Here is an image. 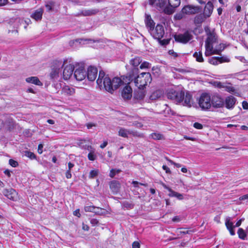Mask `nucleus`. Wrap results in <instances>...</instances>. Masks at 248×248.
Segmentation results:
<instances>
[{
    "mask_svg": "<svg viewBox=\"0 0 248 248\" xmlns=\"http://www.w3.org/2000/svg\"><path fill=\"white\" fill-rule=\"evenodd\" d=\"M132 80L131 76L116 77L111 79L104 71H100L96 83L100 89L104 88L108 92L112 93L121 85L130 84Z\"/></svg>",
    "mask_w": 248,
    "mask_h": 248,
    "instance_id": "nucleus-1",
    "label": "nucleus"
},
{
    "mask_svg": "<svg viewBox=\"0 0 248 248\" xmlns=\"http://www.w3.org/2000/svg\"><path fill=\"white\" fill-rule=\"evenodd\" d=\"M207 37L205 41V55L209 56L214 54H219L224 49L225 45L224 44L217 43V37L214 32L207 33Z\"/></svg>",
    "mask_w": 248,
    "mask_h": 248,
    "instance_id": "nucleus-2",
    "label": "nucleus"
},
{
    "mask_svg": "<svg viewBox=\"0 0 248 248\" xmlns=\"http://www.w3.org/2000/svg\"><path fill=\"white\" fill-rule=\"evenodd\" d=\"M168 98L174 100L176 104L188 108L194 104L192 95L188 92L186 93L182 91H170L167 94Z\"/></svg>",
    "mask_w": 248,
    "mask_h": 248,
    "instance_id": "nucleus-3",
    "label": "nucleus"
},
{
    "mask_svg": "<svg viewBox=\"0 0 248 248\" xmlns=\"http://www.w3.org/2000/svg\"><path fill=\"white\" fill-rule=\"evenodd\" d=\"M149 2L150 4L154 5L168 15L174 13L181 3L180 0H150Z\"/></svg>",
    "mask_w": 248,
    "mask_h": 248,
    "instance_id": "nucleus-4",
    "label": "nucleus"
},
{
    "mask_svg": "<svg viewBox=\"0 0 248 248\" xmlns=\"http://www.w3.org/2000/svg\"><path fill=\"white\" fill-rule=\"evenodd\" d=\"M151 81V75L149 73H142L134 79V83L139 89H142Z\"/></svg>",
    "mask_w": 248,
    "mask_h": 248,
    "instance_id": "nucleus-5",
    "label": "nucleus"
},
{
    "mask_svg": "<svg viewBox=\"0 0 248 248\" xmlns=\"http://www.w3.org/2000/svg\"><path fill=\"white\" fill-rule=\"evenodd\" d=\"M199 107L202 110L209 109L212 106L211 95L206 93H202L197 99Z\"/></svg>",
    "mask_w": 248,
    "mask_h": 248,
    "instance_id": "nucleus-6",
    "label": "nucleus"
},
{
    "mask_svg": "<svg viewBox=\"0 0 248 248\" xmlns=\"http://www.w3.org/2000/svg\"><path fill=\"white\" fill-rule=\"evenodd\" d=\"M74 77L78 81H82L87 76V72L82 64H76L74 67Z\"/></svg>",
    "mask_w": 248,
    "mask_h": 248,
    "instance_id": "nucleus-7",
    "label": "nucleus"
},
{
    "mask_svg": "<svg viewBox=\"0 0 248 248\" xmlns=\"http://www.w3.org/2000/svg\"><path fill=\"white\" fill-rule=\"evenodd\" d=\"M153 37L157 40L162 38L164 34L163 26L160 24H157L155 28H153L150 32Z\"/></svg>",
    "mask_w": 248,
    "mask_h": 248,
    "instance_id": "nucleus-8",
    "label": "nucleus"
},
{
    "mask_svg": "<svg viewBox=\"0 0 248 248\" xmlns=\"http://www.w3.org/2000/svg\"><path fill=\"white\" fill-rule=\"evenodd\" d=\"M174 38L177 42L186 44L193 39V35L190 32L186 31L184 33L175 35Z\"/></svg>",
    "mask_w": 248,
    "mask_h": 248,
    "instance_id": "nucleus-9",
    "label": "nucleus"
},
{
    "mask_svg": "<svg viewBox=\"0 0 248 248\" xmlns=\"http://www.w3.org/2000/svg\"><path fill=\"white\" fill-rule=\"evenodd\" d=\"M74 67L72 64L66 65L63 70L62 76L64 80L69 79L72 76Z\"/></svg>",
    "mask_w": 248,
    "mask_h": 248,
    "instance_id": "nucleus-10",
    "label": "nucleus"
},
{
    "mask_svg": "<svg viewBox=\"0 0 248 248\" xmlns=\"http://www.w3.org/2000/svg\"><path fill=\"white\" fill-rule=\"evenodd\" d=\"M212 106L215 108H220L224 105V100L218 94L211 96Z\"/></svg>",
    "mask_w": 248,
    "mask_h": 248,
    "instance_id": "nucleus-11",
    "label": "nucleus"
},
{
    "mask_svg": "<svg viewBox=\"0 0 248 248\" xmlns=\"http://www.w3.org/2000/svg\"><path fill=\"white\" fill-rule=\"evenodd\" d=\"M182 12L186 14H195L200 12V8L198 6L186 5L182 9Z\"/></svg>",
    "mask_w": 248,
    "mask_h": 248,
    "instance_id": "nucleus-12",
    "label": "nucleus"
},
{
    "mask_svg": "<svg viewBox=\"0 0 248 248\" xmlns=\"http://www.w3.org/2000/svg\"><path fill=\"white\" fill-rule=\"evenodd\" d=\"M97 69L93 66L88 67L87 72V77L89 80L94 81L97 75Z\"/></svg>",
    "mask_w": 248,
    "mask_h": 248,
    "instance_id": "nucleus-13",
    "label": "nucleus"
},
{
    "mask_svg": "<svg viewBox=\"0 0 248 248\" xmlns=\"http://www.w3.org/2000/svg\"><path fill=\"white\" fill-rule=\"evenodd\" d=\"M3 194L5 197L13 201L16 200L17 198V193L13 188L4 189Z\"/></svg>",
    "mask_w": 248,
    "mask_h": 248,
    "instance_id": "nucleus-14",
    "label": "nucleus"
},
{
    "mask_svg": "<svg viewBox=\"0 0 248 248\" xmlns=\"http://www.w3.org/2000/svg\"><path fill=\"white\" fill-rule=\"evenodd\" d=\"M163 186L168 190L169 193L168 196L170 197H175L179 200H182L184 199V196L182 194L179 193L176 191H173L171 188L167 186L165 184H162Z\"/></svg>",
    "mask_w": 248,
    "mask_h": 248,
    "instance_id": "nucleus-15",
    "label": "nucleus"
},
{
    "mask_svg": "<svg viewBox=\"0 0 248 248\" xmlns=\"http://www.w3.org/2000/svg\"><path fill=\"white\" fill-rule=\"evenodd\" d=\"M225 225L229 230L230 234L232 235H234L235 234V232L234 230V226L233 225V222L232 221V218L230 217H227L225 218Z\"/></svg>",
    "mask_w": 248,
    "mask_h": 248,
    "instance_id": "nucleus-16",
    "label": "nucleus"
},
{
    "mask_svg": "<svg viewBox=\"0 0 248 248\" xmlns=\"http://www.w3.org/2000/svg\"><path fill=\"white\" fill-rule=\"evenodd\" d=\"M62 93L65 95H72L75 93V89L72 86L64 85L62 89Z\"/></svg>",
    "mask_w": 248,
    "mask_h": 248,
    "instance_id": "nucleus-17",
    "label": "nucleus"
},
{
    "mask_svg": "<svg viewBox=\"0 0 248 248\" xmlns=\"http://www.w3.org/2000/svg\"><path fill=\"white\" fill-rule=\"evenodd\" d=\"M132 90L129 86H126L122 91V95L124 99H129L132 97Z\"/></svg>",
    "mask_w": 248,
    "mask_h": 248,
    "instance_id": "nucleus-18",
    "label": "nucleus"
},
{
    "mask_svg": "<svg viewBox=\"0 0 248 248\" xmlns=\"http://www.w3.org/2000/svg\"><path fill=\"white\" fill-rule=\"evenodd\" d=\"M44 10L42 8H39L34 11L31 15V17L36 21L41 20Z\"/></svg>",
    "mask_w": 248,
    "mask_h": 248,
    "instance_id": "nucleus-19",
    "label": "nucleus"
},
{
    "mask_svg": "<svg viewBox=\"0 0 248 248\" xmlns=\"http://www.w3.org/2000/svg\"><path fill=\"white\" fill-rule=\"evenodd\" d=\"M99 12L97 9H84L80 11L78 15L83 16H91L96 14Z\"/></svg>",
    "mask_w": 248,
    "mask_h": 248,
    "instance_id": "nucleus-20",
    "label": "nucleus"
},
{
    "mask_svg": "<svg viewBox=\"0 0 248 248\" xmlns=\"http://www.w3.org/2000/svg\"><path fill=\"white\" fill-rule=\"evenodd\" d=\"M145 22L148 31L150 32V31L154 28L155 24L150 16L147 15H146Z\"/></svg>",
    "mask_w": 248,
    "mask_h": 248,
    "instance_id": "nucleus-21",
    "label": "nucleus"
},
{
    "mask_svg": "<svg viewBox=\"0 0 248 248\" xmlns=\"http://www.w3.org/2000/svg\"><path fill=\"white\" fill-rule=\"evenodd\" d=\"M213 10V5L211 2H208L205 6L204 10V15L206 17H209L212 13Z\"/></svg>",
    "mask_w": 248,
    "mask_h": 248,
    "instance_id": "nucleus-22",
    "label": "nucleus"
},
{
    "mask_svg": "<svg viewBox=\"0 0 248 248\" xmlns=\"http://www.w3.org/2000/svg\"><path fill=\"white\" fill-rule=\"evenodd\" d=\"M109 187L111 191L113 193H117L119 191L120 188V184L117 181H112L109 184Z\"/></svg>",
    "mask_w": 248,
    "mask_h": 248,
    "instance_id": "nucleus-23",
    "label": "nucleus"
},
{
    "mask_svg": "<svg viewBox=\"0 0 248 248\" xmlns=\"http://www.w3.org/2000/svg\"><path fill=\"white\" fill-rule=\"evenodd\" d=\"M164 92L162 90H158L153 92L150 96L152 100H155L163 96Z\"/></svg>",
    "mask_w": 248,
    "mask_h": 248,
    "instance_id": "nucleus-24",
    "label": "nucleus"
},
{
    "mask_svg": "<svg viewBox=\"0 0 248 248\" xmlns=\"http://www.w3.org/2000/svg\"><path fill=\"white\" fill-rule=\"evenodd\" d=\"M26 81L28 83H32L38 86H42V83L36 77H31L26 78Z\"/></svg>",
    "mask_w": 248,
    "mask_h": 248,
    "instance_id": "nucleus-25",
    "label": "nucleus"
},
{
    "mask_svg": "<svg viewBox=\"0 0 248 248\" xmlns=\"http://www.w3.org/2000/svg\"><path fill=\"white\" fill-rule=\"evenodd\" d=\"M235 99L232 96H230L226 99V107L228 108H232L235 104Z\"/></svg>",
    "mask_w": 248,
    "mask_h": 248,
    "instance_id": "nucleus-26",
    "label": "nucleus"
},
{
    "mask_svg": "<svg viewBox=\"0 0 248 248\" xmlns=\"http://www.w3.org/2000/svg\"><path fill=\"white\" fill-rule=\"evenodd\" d=\"M131 134H132V131L122 127L120 128L118 131L119 136L123 138H127L128 135Z\"/></svg>",
    "mask_w": 248,
    "mask_h": 248,
    "instance_id": "nucleus-27",
    "label": "nucleus"
},
{
    "mask_svg": "<svg viewBox=\"0 0 248 248\" xmlns=\"http://www.w3.org/2000/svg\"><path fill=\"white\" fill-rule=\"evenodd\" d=\"M60 69L59 68H53L50 73V77L51 79H58L59 77Z\"/></svg>",
    "mask_w": 248,
    "mask_h": 248,
    "instance_id": "nucleus-28",
    "label": "nucleus"
},
{
    "mask_svg": "<svg viewBox=\"0 0 248 248\" xmlns=\"http://www.w3.org/2000/svg\"><path fill=\"white\" fill-rule=\"evenodd\" d=\"M141 61L140 58L137 57L131 59L130 63L132 66L137 67L141 63Z\"/></svg>",
    "mask_w": 248,
    "mask_h": 248,
    "instance_id": "nucleus-29",
    "label": "nucleus"
},
{
    "mask_svg": "<svg viewBox=\"0 0 248 248\" xmlns=\"http://www.w3.org/2000/svg\"><path fill=\"white\" fill-rule=\"evenodd\" d=\"M107 212V211H106L105 209L96 207L94 213L99 215H106Z\"/></svg>",
    "mask_w": 248,
    "mask_h": 248,
    "instance_id": "nucleus-30",
    "label": "nucleus"
},
{
    "mask_svg": "<svg viewBox=\"0 0 248 248\" xmlns=\"http://www.w3.org/2000/svg\"><path fill=\"white\" fill-rule=\"evenodd\" d=\"M151 137L154 140H161L164 139V137L162 135L159 133H154L151 134Z\"/></svg>",
    "mask_w": 248,
    "mask_h": 248,
    "instance_id": "nucleus-31",
    "label": "nucleus"
},
{
    "mask_svg": "<svg viewBox=\"0 0 248 248\" xmlns=\"http://www.w3.org/2000/svg\"><path fill=\"white\" fill-rule=\"evenodd\" d=\"M55 3L53 1L49 2L46 4V7L48 12L54 11Z\"/></svg>",
    "mask_w": 248,
    "mask_h": 248,
    "instance_id": "nucleus-32",
    "label": "nucleus"
},
{
    "mask_svg": "<svg viewBox=\"0 0 248 248\" xmlns=\"http://www.w3.org/2000/svg\"><path fill=\"white\" fill-rule=\"evenodd\" d=\"M194 57L196 59V60L199 62H202L203 61V59L202 56V54L201 52L198 53L195 52L194 54Z\"/></svg>",
    "mask_w": 248,
    "mask_h": 248,
    "instance_id": "nucleus-33",
    "label": "nucleus"
},
{
    "mask_svg": "<svg viewBox=\"0 0 248 248\" xmlns=\"http://www.w3.org/2000/svg\"><path fill=\"white\" fill-rule=\"evenodd\" d=\"M209 62L213 65H217L219 63L218 57H212L209 59Z\"/></svg>",
    "mask_w": 248,
    "mask_h": 248,
    "instance_id": "nucleus-34",
    "label": "nucleus"
},
{
    "mask_svg": "<svg viewBox=\"0 0 248 248\" xmlns=\"http://www.w3.org/2000/svg\"><path fill=\"white\" fill-rule=\"evenodd\" d=\"M24 155L31 159L35 158V155L31 152L28 151H24Z\"/></svg>",
    "mask_w": 248,
    "mask_h": 248,
    "instance_id": "nucleus-35",
    "label": "nucleus"
},
{
    "mask_svg": "<svg viewBox=\"0 0 248 248\" xmlns=\"http://www.w3.org/2000/svg\"><path fill=\"white\" fill-rule=\"evenodd\" d=\"M96 207L94 206H86L84 207V210L86 212H93L94 213L95 211V210L96 209Z\"/></svg>",
    "mask_w": 248,
    "mask_h": 248,
    "instance_id": "nucleus-36",
    "label": "nucleus"
},
{
    "mask_svg": "<svg viewBox=\"0 0 248 248\" xmlns=\"http://www.w3.org/2000/svg\"><path fill=\"white\" fill-rule=\"evenodd\" d=\"M238 234L239 235V237L243 239H244L246 236L245 232L242 229H239L238 231Z\"/></svg>",
    "mask_w": 248,
    "mask_h": 248,
    "instance_id": "nucleus-37",
    "label": "nucleus"
},
{
    "mask_svg": "<svg viewBox=\"0 0 248 248\" xmlns=\"http://www.w3.org/2000/svg\"><path fill=\"white\" fill-rule=\"evenodd\" d=\"M224 89L225 90V91L229 92H232L234 91L233 87L231 86L229 84L227 85L225 84V87H224Z\"/></svg>",
    "mask_w": 248,
    "mask_h": 248,
    "instance_id": "nucleus-38",
    "label": "nucleus"
},
{
    "mask_svg": "<svg viewBox=\"0 0 248 248\" xmlns=\"http://www.w3.org/2000/svg\"><path fill=\"white\" fill-rule=\"evenodd\" d=\"M150 63L147 62H143L140 66V68L141 69H144V68H148L150 67Z\"/></svg>",
    "mask_w": 248,
    "mask_h": 248,
    "instance_id": "nucleus-39",
    "label": "nucleus"
},
{
    "mask_svg": "<svg viewBox=\"0 0 248 248\" xmlns=\"http://www.w3.org/2000/svg\"><path fill=\"white\" fill-rule=\"evenodd\" d=\"M98 174V170H92L90 172V177L91 178H93L96 176Z\"/></svg>",
    "mask_w": 248,
    "mask_h": 248,
    "instance_id": "nucleus-40",
    "label": "nucleus"
},
{
    "mask_svg": "<svg viewBox=\"0 0 248 248\" xmlns=\"http://www.w3.org/2000/svg\"><path fill=\"white\" fill-rule=\"evenodd\" d=\"M145 96L144 93L141 91L139 92L136 95V98L138 99H143Z\"/></svg>",
    "mask_w": 248,
    "mask_h": 248,
    "instance_id": "nucleus-41",
    "label": "nucleus"
},
{
    "mask_svg": "<svg viewBox=\"0 0 248 248\" xmlns=\"http://www.w3.org/2000/svg\"><path fill=\"white\" fill-rule=\"evenodd\" d=\"M31 22V21L30 19H27L26 20H21V24H25V26H24V28H27V26Z\"/></svg>",
    "mask_w": 248,
    "mask_h": 248,
    "instance_id": "nucleus-42",
    "label": "nucleus"
},
{
    "mask_svg": "<svg viewBox=\"0 0 248 248\" xmlns=\"http://www.w3.org/2000/svg\"><path fill=\"white\" fill-rule=\"evenodd\" d=\"M219 61V63H222L224 62H229L230 60L229 58L227 57H218Z\"/></svg>",
    "mask_w": 248,
    "mask_h": 248,
    "instance_id": "nucleus-43",
    "label": "nucleus"
},
{
    "mask_svg": "<svg viewBox=\"0 0 248 248\" xmlns=\"http://www.w3.org/2000/svg\"><path fill=\"white\" fill-rule=\"evenodd\" d=\"M88 158L90 160L93 161L95 159L96 157L93 153L90 152L88 155Z\"/></svg>",
    "mask_w": 248,
    "mask_h": 248,
    "instance_id": "nucleus-44",
    "label": "nucleus"
},
{
    "mask_svg": "<svg viewBox=\"0 0 248 248\" xmlns=\"http://www.w3.org/2000/svg\"><path fill=\"white\" fill-rule=\"evenodd\" d=\"M9 162L10 165L13 167H16L18 165L17 162L14 160L10 159Z\"/></svg>",
    "mask_w": 248,
    "mask_h": 248,
    "instance_id": "nucleus-45",
    "label": "nucleus"
},
{
    "mask_svg": "<svg viewBox=\"0 0 248 248\" xmlns=\"http://www.w3.org/2000/svg\"><path fill=\"white\" fill-rule=\"evenodd\" d=\"M120 172L119 170H110V173H109V176L111 178H113L114 175L116 174V173H118Z\"/></svg>",
    "mask_w": 248,
    "mask_h": 248,
    "instance_id": "nucleus-46",
    "label": "nucleus"
},
{
    "mask_svg": "<svg viewBox=\"0 0 248 248\" xmlns=\"http://www.w3.org/2000/svg\"><path fill=\"white\" fill-rule=\"evenodd\" d=\"M193 126L198 129H201L202 128L203 126L202 125L199 123H195L193 124Z\"/></svg>",
    "mask_w": 248,
    "mask_h": 248,
    "instance_id": "nucleus-47",
    "label": "nucleus"
},
{
    "mask_svg": "<svg viewBox=\"0 0 248 248\" xmlns=\"http://www.w3.org/2000/svg\"><path fill=\"white\" fill-rule=\"evenodd\" d=\"M215 86L219 88H224V87H225V84L220 82H217L215 83Z\"/></svg>",
    "mask_w": 248,
    "mask_h": 248,
    "instance_id": "nucleus-48",
    "label": "nucleus"
},
{
    "mask_svg": "<svg viewBox=\"0 0 248 248\" xmlns=\"http://www.w3.org/2000/svg\"><path fill=\"white\" fill-rule=\"evenodd\" d=\"M90 223L92 224V225L93 226H94L95 225H97L98 223V221L95 218H93L91 220Z\"/></svg>",
    "mask_w": 248,
    "mask_h": 248,
    "instance_id": "nucleus-49",
    "label": "nucleus"
},
{
    "mask_svg": "<svg viewBox=\"0 0 248 248\" xmlns=\"http://www.w3.org/2000/svg\"><path fill=\"white\" fill-rule=\"evenodd\" d=\"M140 243L137 241H135L132 244V248H140Z\"/></svg>",
    "mask_w": 248,
    "mask_h": 248,
    "instance_id": "nucleus-50",
    "label": "nucleus"
},
{
    "mask_svg": "<svg viewBox=\"0 0 248 248\" xmlns=\"http://www.w3.org/2000/svg\"><path fill=\"white\" fill-rule=\"evenodd\" d=\"M43 145L42 144H40L38 147V152L39 154H41L43 153Z\"/></svg>",
    "mask_w": 248,
    "mask_h": 248,
    "instance_id": "nucleus-51",
    "label": "nucleus"
},
{
    "mask_svg": "<svg viewBox=\"0 0 248 248\" xmlns=\"http://www.w3.org/2000/svg\"><path fill=\"white\" fill-rule=\"evenodd\" d=\"M162 168L164 170H165L167 173H170V170L167 166L163 165Z\"/></svg>",
    "mask_w": 248,
    "mask_h": 248,
    "instance_id": "nucleus-52",
    "label": "nucleus"
},
{
    "mask_svg": "<svg viewBox=\"0 0 248 248\" xmlns=\"http://www.w3.org/2000/svg\"><path fill=\"white\" fill-rule=\"evenodd\" d=\"M132 184L134 185L135 187H137V185L138 184H140V185H142V186H147V184H146L139 183L137 181H133Z\"/></svg>",
    "mask_w": 248,
    "mask_h": 248,
    "instance_id": "nucleus-53",
    "label": "nucleus"
},
{
    "mask_svg": "<svg viewBox=\"0 0 248 248\" xmlns=\"http://www.w3.org/2000/svg\"><path fill=\"white\" fill-rule=\"evenodd\" d=\"M242 106L244 109H248V103L246 101H243L242 103Z\"/></svg>",
    "mask_w": 248,
    "mask_h": 248,
    "instance_id": "nucleus-54",
    "label": "nucleus"
},
{
    "mask_svg": "<svg viewBox=\"0 0 248 248\" xmlns=\"http://www.w3.org/2000/svg\"><path fill=\"white\" fill-rule=\"evenodd\" d=\"M74 215L75 216H77L78 217H80V214L79 213V209H77L76 210H75L74 212V213H73Z\"/></svg>",
    "mask_w": 248,
    "mask_h": 248,
    "instance_id": "nucleus-55",
    "label": "nucleus"
},
{
    "mask_svg": "<svg viewBox=\"0 0 248 248\" xmlns=\"http://www.w3.org/2000/svg\"><path fill=\"white\" fill-rule=\"evenodd\" d=\"M65 176H66V177L67 178V179H70L72 177V174L71 173V172H70V170H67L65 173Z\"/></svg>",
    "mask_w": 248,
    "mask_h": 248,
    "instance_id": "nucleus-56",
    "label": "nucleus"
},
{
    "mask_svg": "<svg viewBox=\"0 0 248 248\" xmlns=\"http://www.w3.org/2000/svg\"><path fill=\"white\" fill-rule=\"evenodd\" d=\"M82 229L84 231H88L89 229V227L84 223H82Z\"/></svg>",
    "mask_w": 248,
    "mask_h": 248,
    "instance_id": "nucleus-57",
    "label": "nucleus"
},
{
    "mask_svg": "<svg viewBox=\"0 0 248 248\" xmlns=\"http://www.w3.org/2000/svg\"><path fill=\"white\" fill-rule=\"evenodd\" d=\"M8 2V0H0V6L5 5Z\"/></svg>",
    "mask_w": 248,
    "mask_h": 248,
    "instance_id": "nucleus-58",
    "label": "nucleus"
},
{
    "mask_svg": "<svg viewBox=\"0 0 248 248\" xmlns=\"http://www.w3.org/2000/svg\"><path fill=\"white\" fill-rule=\"evenodd\" d=\"M218 1L221 4L224 5L226 4L228 0H218Z\"/></svg>",
    "mask_w": 248,
    "mask_h": 248,
    "instance_id": "nucleus-59",
    "label": "nucleus"
},
{
    "mask_svg": "<svg viewBox=\"0 0 248 248\" xmlns=\"http://www.w3.org/2000/svg\"><path fill=\"white\" fill-rule=\"evenodd\" d=\"M108 145V142L107 141H105L103 142V144H101L100 147L101 148L103 149L107 145Z\"/></svg>",
    "mask_w": 248,
    "mask_h": 248,
    "instance_id": "nucleus-60",
    "label": "nucleus"
},
{
    "mask_svg": "<svg viewBox=\"0 0 248 248\" xmlns=\"http://www.w3.org/2000/svg\"><path fill=\"white\" fill-rule=\"evenodd\" d=\"M248 199V194L245 195H244L240 198V200H244L245 199Z\"/></svg>",
    "mask_w": 248,
    "mask_h": 248,
    "instance_id": "nucleus-61",
    "label": "nucleus"
},
{
    "mask_svg": "<svg viewBox=\"0 0 248 248\" xmlns=\"http://www.w3.org/2000/svg\"><path fill=\"white\" fill-rule=\"evenodd\" d=\"M74 165L71 163V162H69L68 163V170H70L71 171V169L74 167Z\"/></svg>",
    "mask_w": 248,
    "mask_h": 248,
    "instance_id": "nucleus-62",
    "label": "nucleus"
},
{
    "mask_svg": "<svg viewBox=\"0 0 248 248\" xmlns=\"http://www.w3.org/2000/svg\"><path fill=\"white\" fill-rule=\"evenodd\" d=\"M214 220L217 222V223H220V217L218 216L214 218Z\"/></svg>",
    "mask_w": 248,
    "mask_h": 248,
    "instance_id": "nucleus-63",
    "label": "nucleus"
},
{
    "mask_svg": "<svg viewBox=\"0 0 248 248\" xmlns=\"http://www.w3.org/2000/svg\"><path fill=\"white\" fill-rule=\"evenodd\" d=\"M4 173H5V174L7 175L8 177H10L11 173H10V171L9 170H5L4 171Z\"/></svg>",
    "mask_w": 248,
    "mask_h": 248,
    "instance_id": "nucleus-64",
    "label": "nucleus"
}]
</instances>
